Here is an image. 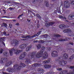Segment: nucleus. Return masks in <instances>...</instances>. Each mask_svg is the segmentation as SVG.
Instances as JSON below:
<instances>
[{
  "label": "nucleus",
  "instance_id": "obj_39",
  "mask_svg": "<svg viewBox=\"0 0 74 74\" xmlns=\"http://www.w3.org/2000/svg\"><path fill=\"white\" fill-rule=\"evenodd\" d=\"M0 41H4V38L1 37L0 38Z\"/></svg>",
  "mask_w": 74,
  "mask_h": 74
},
{
  "label": "nucleus",
  "instance_id": "obj_42",
  "mask_svg": "<svg viewBox=\"0 0 74 74\" xmlns=\"http://www.w3.org/2000/svg\"><path fill=\"white\" fill-rule=\"evenodd\" d=\"M57 70L58 71H62V68H58L57 69Z\"/></svg>",
  "mask_w": 74,
  "mask_h": 74
},
{
  "label": "nucleus",
  "instance_id": "obj_15",
  "mask_svg": "<svg viewBox=\"0 0 74 74\" xmlns=\"http://www.w3.org/2000/svg\"><path fill=\"white\" fill-rule=\"evenodd\" d=\"M71 31V30L70 28H68L67 29H65L63 31L64 33H70Z\"/></svg>",
  "mask_w": 74,
  "mask_h": 74
},
{
  "label": "nucleus",
  "instance_id": "obj_28",
  "mask_svg": "<svg viewBox=\"0 0 74 74\" xmlns=\"http://www.w3.org/2000/svg\"><path fill=\"white\" fill-rule=\"evenodd\" d=\"M36 48L38 49H40L41 48V45L40 44H38L37 45Z\"/></svg>",
  "mask_w": 74,
  "mask_h": 74
},
{
  "label": "nucleus",
  "instance_id": "obj_26",
  "mask_svg": "<svg viewBox=\"0 0 74 74\" xmlns=\"http://www.w3.org/2000/svg\"><path fill=\"white\" fill-rule=\"evenodd\" d=\"M63 57L65 59H68V58H69V57H68V55L66 53L64 54L63 55Z\"/></svg>",
  "mask_w": 74,
  "mask_h": 74
},
{
  "label": "nucleus",
  "instance_id": "obj_1",
  "mask_svg": "<svg viewBox=\"0 0 74 74\" xmlns=\"http://www.w3.org/2000/svg\"><path fill=\"white\" fill-rule=\"evenodd\" d=\"M25 66H26V65L24 63H20V66L17 64H15L13 68H8L7 69V70L9 73H12L14 71H15L16 70L18 71V70H21V67H25Z\"/></svg>",
  "mask_w": 74,
  "mask_h": 74
},
{
  "label": "nucleus",
  "instance_id": "obj_22",
  "mask_svg": "<svg viewBox=\"0 0 74 74\" xmlns=\"http://www.w3.org/2000/svg\"><path fill=\"white\" fill-rule=\"evenodd\" d=\"M60 47L59 46H57L56 47V48H57V50L58 51H61L62 50V47Z\"/></svg>",
  "mask_w": 74,
  "mask_h": 74
},
{
  "label": "nucleus",
  "instance_id": "obj_10",
  "mask_svg": "<svg viewBox=\"0 0 74 74\" xmlns=\"http://www.w3.org/2000/svg\"><path fill=\"white\" fill-rule=\"evenodd\" d=\"M64 6L66 8H69L70 7V3L68 1H65L64 2Z\"/></svg>",
  "mask_w": 74,
  "mask_h": 74
},
{
  "label": "nucleus",
  "instance_id": "obj_55",
  "mask_svg": "<svg viewBox=\"0 0 74 74\" xmlns=\"http://www.w3.org/2000/svg\"><path fill=\"white\" fill-rule=\"evenodd\" d=\"M40 24H38L37 25V28L38 29L39 27H40Z\"/></svg>",
  "mask_w": 74,
  "mask_h": 74
},
{
  "label": "nucleus",
  "instance_id": "obj_43",
  "mask_svg": "<svg viewBox=\"0 0 74 74\" xmlns=\"http://www.w3.org/2000/svg\"><path fill=\"white\" fill-rule=\"evenodd\" d=\"M3 34H4V36H7V33H6V32H3Z\"/></svg>",
  "mask_w": 74,
  "mask_h": 74
},
{
  "label": "nucleus",
  "instance_id": "obj_34",
  "mask_svg": "<svg viewBox=\"0 0 74 74\" xmlns=\"http://www.w3.org/2000/svg\"><path fill=\"white\" fill-rule=\"evenodd\" d=\"M7 53H8V52H5L3 53V55H4V56H6L7 57L8 56H7Z\"/></svg>",
  "mask_w": 74,
  "mask_h": 74
},
{
  "label": "nucleus",
  "instance_id": "obj_61",
  "mask_svg": "<svg viewBox=\"0 0 74 74\" xmlns=\"http://www.w3.org/2000/svg\"><path fill=\"white\" fill-rule=\"evenodd\" d=\"M30 35H27V37L28 38H30Z\"/></svg>",
  "mask_w": 74,
  "mask_h": 74
},
{
  "label": "nucleus",
  "instance_id": "obj_38",
  "mask_svg": "<svg viewBox=\"0 0 74 74\" xmlns=\"http://www.w3.org/2000/svg\"><path fill=\"white\" fill-rule=\"evenodd\" d=\"M70 4L71 5H74V1H71Z\"/></svg>",
  "mask_w": 74,
  "mask_h": 74
},
{
  "label": "nucleus",
  "instance_id": "obj_52",
  "mask_svg": "<svg viewBox=\"0 0 74 74\" xmlns=\"http://www.w3.org/2000/svg\"><path fill=\"white\" fill-rule=\"evenodd\" d=\"M70 69H74V66H70Z\"/></svg>",
  "mask_w": 74,
  "mask_h": 74
},
{
  "label": "nucleus",
  "instance_id": "obj_3",
  "mask_svg": "<svg viewBox=\"0 0 74 74\" xmlns=\"http://www.w3.org/2000/svg\"><path fill=\"white\" fill-rule=\"evenodd\" d=\"M45 49V47L44 46L42 47L40 51L38 52L37 53L36 55V57L37 58H40L42 57V54H43V53L44 52V50Z\"/></svg>",
  "mask_w": 74,
  "mask_h": 74
},
{
  "label": "nucleus",
  "instance_id": "obj_58",
  "mask_svg": "<svg viewBox=\"0 0 74 74\" xmlns=\"http://www.w3.org/2000/svg\"><path fill=\"white\" fill-rule=\"evenodd\" d=\"M38 42V40H34L33 42L34 43H36V42Z\"/></svg>",
  "mask_w": 74,
  "mask_h": 74
},
{
  "label": "nucleus",
  "instance_id": "obj_19",
  "mask_svg": "<svg viewBox=\"0 0 74 74\" xmlns=\"http://www.w3.org/2000/svg\"><path fill=\"white\" fill-rule=\"evenodd\" d=\"M41 64L38 63H36L32 65V67H38V66H40V65H41Z\"/></svg>",
  "mask_w": 74,
  "mask_h": 74
},
{
  "label": "nucleus",
  "instance_id": "obj_29",
  "mask_svg": "<svg viewBox=\"0 0 74 74\" xmlns=\"http://www.w3.org/2000/svg\"><path fill=\"white\" fill-rule=\"evenodd\" d=\"M66 72L67 71H66V70L60 72L59 74H64L65 73H66Z\"/></svg>",
  "mask_w": 74,
  "mask_h": 74
},
{
  "label": "nucleus",
  "instance_id": "obj_40",
  "mask_svg": "<svg viewBox=\"0 0 74 74\" xmlns=\"http://www.w3.org/2000/svg\"><path fill=\"white\" fill-rule=\"evenodd\" d=\"M48 36V34H45L44 35V37L45 38H47Z\"/></svg>",
  "mask_w": 74,
  "mask_h": 74
},
{
  "label": "nucleus",
  "instance_id": "obj_41",
  "mask_svg": "<svg viewBox=\"0 0 74 74\" xmlns=\"http://www.w3.org/2000/svg\"><path fill=\"white\" fill-rule=\"evenodd\" d=\"M3 52V49L2 48L1 49H0V53H2Z\"/></svg>",
  "mask_w": 74,
  "mask_h": 74
},
{
  "label": "nucleus",
  "instance_id": "obj_31",
  "mask_svg": "<svg viewBox=\"0 0 74 74\" xmlns=\"http://www.w3.org/2000/svg\"><path fill=\"white\" fill-rule=\"evenodd\" d=\"M54 36L55 37H61V36L59 34H57L56 35H55V34H54Z\"/></svg>",
  "mask_w": 74,
  "mask_h": 74
},
{
  "label": "nucleus",
  "instance_id": "obj_4",
  "mask_svg": "<svg viewBox=\"0 0 74 74\" xmlns=\"http://www.w3.org/2000/svg\"><path fill=\"white\" fill-rule=\"evenodd\" d=\"M13 51H14L15 54L16 55H18L21 53L22 51L21 50H19L16 49H14V48L12 49H10L9 50V53L10 56H12V53Z\"/></svg>",
  "mask_w": 74,
  "mask_h": 74
},
{
  "label": "nucleus",
  "instance_id": "obj_48",
  "mask_svg": "<svg viewBox=\"0 0 74 74\" xmlns=\"http://www.w3.org/2000/svg\"><path fill=\"white\" fill-rule=\"evenodd\" d=\"M69 44H70V45H74V43L73 42H69Z\"/></svg>",
  "mask_w": 74,
  "mask_h": 74
},
{
  "label": "nucleus",
  "instance_id": "obj_63",
  "mask_svg": "<svg viewBox=\"0 0 74 74\" xmlns=\"http://www.w3.org/2000/svg\"><path fill=\"white\" fill-rule=\"evenodd\" d=\"M25 38H26L27 39H28V37H27V36H25Z\"/></svg>",
  "mask_w": 74,
  "mask_h": 74
},
{
  "label": "nucleus",
  "instance_id": "obj_33",
  "mask_svg": "<svg viewBox=\"0 0 74 74\" xmlns=\"http://www.w3.org/2000/svg\"><path fill=\"white\" fill-rule=\"evenodd\" d=\"M38 43H40V44H41V43H44V40H39L38 41Z\"/></svg>",
  "mask_w": 74,
  "mask_h": 74
},
{
  "label": "nucleus",
  "instance_id": "obj_7",
  "mask_svg": "<svg viewBox=\"0 0 74 74\" xmlns=\"http://www.w3.org/2000/svg\"><path fill=\"white\" fill-rule=\"evenodd\" d=\"M69 26L67 25H65L64 24H61L59 25V27L61 29H63L65 28H67Z\"/></svg>",
  "mask_w": 74,
  "mask_h": 74
},
{
  "label": "nucleus",
  "instance_id": "obj_32",
  "mask_svg": "<svg viewBox=\"0 0 74 74\" xmlns=\"http://www.w3.org/2000/svg\"><path fill=\"white\" fill-rule=\"evenodd\" d=\"M37 34H35L34 35L32 36H31L30 37V38H34V37H36L37 36Z\"/></svg>",
  "mask_w": 74,
  "mask_h": 74
},
{
  "label": "nucleus",
  "instance_id": "obj_20",
  "mask_svg": "<svg viewBox=\"0 0 74 74\" xmlns=\"http://www.w3.org/2000/svg\"><path fill=\"white\" fill-rule=\"evenodd\" d=\"M60 18H62V19H64V22H69V21L66 20V18L65 17H63L62 15L60 16H59Z\"/></svg>",
  "mask_w": 74,
  "mask_h": 74
},
{
  "label": "nucleus",
  "instance_id": "obj_56",
  "mask_svg": "<svg viewBox=\"0 0 74 74\" xmlns=\"http://www.w3.org/2000/svg\"><path fill=\"white\" fill-rule=\"evenodd\" d=\"M22 38H25V36H24V35H23L21 36Z\"/></svg>",
  "mask_w": 74,
  "mask_h": 74
},
{
  "label": "nucleus",
  "instance_id": "obj_49",
  "mask_svg": "<svg viewBox=\"0 0 74 74\" xmlns=\"http://www.w3.org/2000/svg\"><path fill=\"white\" fill-rule=\"evenodd\" d=\"M9 26L10 28H12V24H10L9 25Z\"/></svg>",
  "mask_w": 74,
  "mask_h": 74
},
{
  "label": "nucleus",
  "instance_id": "obj_46",
  "mask_svg": "<svg viewBox=\"0 0 74 74\" xmlns=\"http://www.w3.org/2000/svg\"><path fill=\"white\" fill-rule=\"evenodd\" d=\"M41 32H42V31H40L37 33V34H38V35H40V34L41 33Z\"/></svg>",
  "mask_w": 74,
  "mask_h": 74
},
{
  "label": "nucleus",
  "instance_id": "obj_62",
  "mask_svg": "<svg viewBox=\"0 0 74 74\" xmlns=\"http://www.w3.org/2000/svg\"><path fill=\"white\" fill-rule=\"evenodd\" d=\"M3 11H4V12H5L4 13V14H5L6 13V12H5V10H3Z\"/></svg>",
  "mask_w": 74,
  "mask_h": 74
},
{
  "label": "nucleus",
  "instance_id": "obj_2",
  "mask_svg": "<svg viewBox=\"0 0 74 74\" xmlns=\"http://www.w3.org/2000/svg\"><path fill=\"white\" fill-rule=\"evenodd\" d=\"M36 51H33L30 53V56H31V58L30 59H28L27 58H26L24 60V61L26 63L28 64L31 62L30 60H32V58H34V56L36 55Z\"/></svg>",
  "mask_w": 74,
  "mask_h": 74
},
{
  "label": "nucleus",
  "instance_id": "obj_25",
  "mask_svg": "<svg viewBox=\"0 0 74 74\" xmlns=\"http://www.w3.org/2000/svg\"><path fill=\"white\" fill-rule=\"evenodd\" d=\"M31 48H32L31 46H28L27 47H26V51H29Z\"/></svg>",
  "mask_w": 74,
  "mask_h": 74
},
{
  "label": "nucleus",
  "instance_id": "obj_59",
  "mask_svg": "<svg viewBox=\"0 0 74 74\" xmlns=\"http://www.w3.org/2000/svg\"><path fill=\"white\" fill-rule=\"evenodd\" d=\"M57 11H56V10H55L54 13V14H56L57 13Z\"/></svg>",
  "mask_w": 74,
  "mask_h": 74
},
{
  "label": "nucleus",
  "instance_id": "obj_51",
  "mask_svg": "<svg viewBox=\"0 0 74 74\" xmlns=\"http://www.w3.org/2000/svg\"><path fill=\"white\" fill-rule=\"evenodd\" d=\"M48 51H51V48L50 47L47 48Z\"/></svg>",
  "mask_w": 74,
  "mask_h": 74
},
{
  "label": "nucleus",
  "instance_id": "obj_12",
  "mask_svg": "<svg viewBox=\"0 0 74 74\" xmlns=\"http://www.w3.org/2000/svg\"><path fill=\"white\" fill-rule=\"evenodd\" d=\"M48 53L47 52H45L44 53L43 56H42V59L43 60L45 59H47L48 58Z\"/></svg>",
  "mask_w": 74,
  "mask_h": 74
},
{
  "label": "nucleus",
  "instance_id": "obj_57",
  "mask_svg": "<svg viewBox=\"0 0 74 74\" xmlns=\"http://www.w3.org/2000/svg\"><path fill=\"white\" fill-rule=\"evenodd\" d=\"M2 43L4 46H5V43L3 41L2 42Z\"/></svg>",
  "mask_w": 74,
  "mask_h": 74
},
{
  "label": "nucleus",
  "instance_id": "obj_47",
  "mask_svg": "<svg viewBox=\"0 0 74 74\" xmlns=\"http://www.w3.org/2000/svg\"><path fill=\"white\" fill-rule=\"evenodd\" d=\"M8 9L9 10H10V11H12V10H14V9H13V8H11V7L9 8Z\"/></svg>",
  "mask_w": 74,
  "mask_h": 74
},
{
  "label": "nucleus",
  "instance_id": "obj_54",
  "mask_svg": "<svg viewBox=\"0 0 74 74\" xmlns=\"http://www.w3.org/2000/svg\"><path fill=\"white\" fill-rule=\"evenodd\" d=\"M2 73L3 74H10L8 73H7L6 72H2Z\"/></svg>",
  "mask_w": 74,
  "mask_h": 74
},
{
  "label": "nucleus",
  "instance_id": "obj_11",
  "mask_svg": "<svg viewBox=\"0 0 74 74\" xmlns=\"http://www.w3.org/2000/svg\"><path fill=\"white\" fill-rule=\"evenodd\" d=\"M51 55L52 57H56L58 55V53L57 52V51H53L51 54Z\"/></svg>",
  "mask_w": 74,
  "mask_h": 74
},
{
  "label": "nucleus",
  "instance_id": "obj_5",
  "mask_svg": "<svg viewBox=\"0 0 74 74\" xmlns=\"http://www.w3.org/2000/svg\"><path fill=\"white\" fill-rule=\"evenodd\" d=\"M55 23L54 22L49 23L48 21H45V26L47 27H49L50 26L54 25V24H55Z\"/></svg>",
  "mask_w": 74,
  "mask_h": 74
},
{
  "label": "nucleus",
  "instance_id": "obj_30",
  "mask_svg": "<svg viewBox=\"0 0 74 74\" xmlns=\"http://www.w3.org/2000/svg\"><path fill=\"white\" fill-rule=\"evenodd\" d=\"M49 62H50V60H47V61L45 60L43 61V63H44L45 64H47V63H49Z\"/></svg>",
  "mask_w": 74,
  "mask_h": 74
},
{
  "label": "nucleus",
  "instance_id": "obj_16",
  "mask_svg": "<svg viewBox=\"0 0 74 74\" xmlns=\"http://www.w3.org/2000/svg\"><path fill=\"white\" fill-rule=\"evenodd\" d=\"M38 71L39 74H43L44 73V70L42 68L38 69Z\"/></svg>",
  "mask_w": 74,
  "mask_h": 74
},
{
  "label": "nucleus",
  "instance_id": "obj_53",
  "mask_svg": "<svg viewBox=\"0 0 74 74\" xmlns=\"http://www.w3.org/2000/svg\"><path fill=\"white\" fill-rule=\"evenodd\" d=\"M15 25H16V26H19V23H17Z\"/></svg>",
  "mask_w": 74,
  "mask_h": 74
},
{
  "label": "nucleus",
  "instance_id": "obj_45",
  "mask_svg": "<svg viewBox=\"0 0 74 74\" xmlns=\"http://www.w3.org/2000/svg\"><path fill=\"white\" fill-rule=\"evenodd\" d=\"M38 0H33V3H36L37 1Z\"/></svg>",
  "mask_w": 74,
  "mask_h": 74
},
{
  "label": "nucleus",
  "instance_id": "obj_6",
  "mask_svg": "<svg viewBox=\"0 0 74 74\" xmlns=\"http://www.w3.org/2000/svg\"><path fill=\"white\" fill-rule=\"evenodd\" d=\"M11 44H14L15 46H16L19 44V41L16 40H13L11 42Z\"/></svg>",
  "mask_w": 74,
  "mask_h": 74
},
{
  "label": "nucleus",
  "instance_id": "obj_18",
  "mask_svg": "<svg viewBox=\"0 0 74 74\" xmlns=\"http://www.w3.org/2000/svg\"><path fill=\"white\" fill-rule=\"evenodd\" d=\"M7 59L6 58H3L1 59L0 62L2 63H4L5 62H6Z\"/></svg>",
  "mask_w": 74,
  "mask_h": 74
},
{
  "label": "nucleus",
  "instance_id": "obj_8",
  "mask_svg": "<svg viewBox=\"0 0 74 74\" xmlns=\"http://www.w3.org/2000/svg\"><path fill=\"white\" fill-rule=\"evenodd\" d=\"M27 54V53L26 52H23L21 53V56H20L19 59H21V60H23V58H25V56H26Z\"/></svg>",
  "mask_w": 74,
  "mask_h": 74
},
{
  "label": "nucleus",
  "instance_id": "obj_9",
  "mask_svg": "<svg viewBox=\"0 0 74 74\" xmlns=\"http://www.w3.org/2000/svg\"><path fill=\"white\" fill-rule=\"evenodd\" d=\"M59 64L61 66H63L66 65L67 64V61H65L64 60H61L59 61Z\"/></svg>",
  "mask_w": 74,
  "mask_h": 74
},
{
  "label": "nucleus",
  "instance_id": "obj_13",
  "mask_svg": "<svg viewBox=\"0 0 74 74\" xmlns=\"http://www.w3.org/2000/svg\"><path fill=\"white\" fill-rule=\"evenodd\" d=\"M71 39V38H66L65 39H62V38H61L58 40L59 41H67V40H70Z\"/></svg>",
  "mask_w": 74,
  "mask_h": 74
},
{
  "label": "nucleus",
  "instance_id": "obj_21",
  "mask_svg": "<svg viewBox=\"0 0 74 74\" xmlns=\"http://www.w3.org/2000/svg\"><path fill=\"white\" fill-rule=\"evenodd\" d=\"M74 54H72V55L68 59V61L69 62H71L73 59H74Z\"/></svg>",
  "mask_w": 74,
  "mask_h": 74
},
{
  "label": "nucleus",
  "instance_id": "obj_24",
  "mask_svg": "<svg viewBox=\"0 0 74 74\" xmlns=\"http://www.w3.org/2000/svg\"><path fill=\"white\" fill-rule=\"evenodd\" d=\"M51 65H47V64H45L44 66V67L45 69H50V68H51Z\"/></svg>",
  "mask_w": 74,
  "mask_h": 74
},
{
  "label": "nucleus",
  "instance_id": "obj_50",
  "mask_svg": "<svg viewBox=\"0 0 74 74\" xmlns=\"http://www.w3.org/2000/svg\"><path fill=\"white\" fill-rule=\"evenodd\" d=\"M46 74H52V72H47V73H46Z\"/></svg>",
  "mask_w": 74,
  "mask_h": 74
},
{
  "label": "nucleus",
  "instance_id": "obj_60",
  "mask_svg": "<svg viewBox=\"0 0 74 74\" xmlns=\"http://www.w3.org/2000/svg\"><path fill=\"white\" fill-rule=\"evenodd\" d=\"M58 13H59L60 14H61V12H60V10H59L58 11Z\"/></svg>",
  "mask_w": 74,
  "mask_h": 74
},
{
  "label": "nucleus",
  "instance_id": "obj_23",
  "mask_svg": "<svg viewBox=\"0 0 74 74\" xmlns=\"http://www.w3.org/2000/svg\"><path fill=\"white\" fill-rule=\"evenodd\" d=\"M12 61H10L9 62H7L5 64V65L6 66V67H8V66H10L11 64H12Z\"/></svg>",
  "mask_w": 74,
  "mask_h": 74
},
{
  "label": "nucleus",
  "instance_id": "obj_36",
  "mask_svg": "<svg viewBox=\"0 0 74 74\" xmlns=\"http://www.w3.org/2000/svg\"><path fill=\"white\" fill-rule=\"evenodd\" d=\"M36 16H37V17L38 18H39V19H41V17L40 16V15L37 14H36Z\"/></svg>",
  "mask_w": 74,
  "mask_h": 74
},
{
  "label": "nucleus",
  "instance_id": "obj_37",
  "mask_svg": "<svg viewBox=\"0 0 74 74\" xmlns=\"http://www.w3.org/2000/svg\"><path fill=\"white\" fill-rule=\"evenodd\" d=\"M3 25L5 27V28H7V25L6 23H3Z\"/></svg>",
  "mask_w": 74,
  "mask_h": 74
},
{
  "label": "nucleus",
  "instance_id": "obj_14",
  "mask_svg": "<svg viewBox=\"0 0 74 74\" xmlns=\"http://www.w3.org/2000/svg\"><path fill=\"white\" fill-rule=\"evenodd\" d=\"M68 18L70 20L74 19V14H71L68 16Z\"/></svg>",
  "mask_w": 74,
  "mask_h": 74
},
{
  "label": "nucleus",
  "instance_id": "obj_17",
  "mask_svg": "<svg viewBox=\"0 0 74 74\" xmlns=\"http://www.w3.org/2000/svg\"><path fill=\"white\" fill-rule=\"evenodd\" d=\"M19 48H20L21 49H23L25 48L26 47V44H23L19 46Z\"/></svg>",
  "mask_w": 74,
  "mask_h": 74
},
{
  "label": "nucleus",
  "instance_id": "obj_35",
  "mask_svg": "<svg viewBox=\"0 0 74 74\" xmlns=\"http://www.w3.org/2000/svg\"><path fill=\"white\" fill-rule=\"evenodd\" d=\"M61 58H62V57L60 56L58 58H56L55 60H56V61H58V60H59L60 59H61Z\"/></svg>",
  "mask_w": 74,
  "mask_h": 74
},
{
  "label": "nucleus",
  "instance_id": "obj_64",
  "mask_svg": "<svg viewBox=\"0 0 74 74\" xmlns=\"http://www.w3.org/2000/svg\"><path fill=\"white\" fill-rule=\"evenodd\" d=\"M21 40H26V39H22Z\"/></svg>",
  "mask_w": 74,
  "mask_h": 74
},
{
  "label": "nucleus",
  "instance_id": "obj_44",
  "mask_svg": "<svg viewBox=\"0 0 74 74\" xmlns=\"http://www.w3.org/2000/svg\"><path fill=\"white\" fill-rule=\"evenodd\" d=\"M23 14H22L21 15H19L18 16L17 18V19H19V18L21 17V16H23Z\"/></svg>",
  "mask_w": 74,
  "mask_h": 74
},
{
  "label": "nucleus",
  "instance_id": "obj_27",
  "mask_svg": "<svg viewBox=\"0 0 74 74\" xmlns=\"http://www.w3.org/2000/svg\"><path fill=\"white\" fill-rule=\"evenodd\" d=\"M45 6H46V7H49V3H48V1H45Z\"/></svg>",
  "mask_w": 74,
  "mask_h": 74
}]
</instances>
